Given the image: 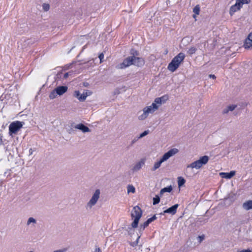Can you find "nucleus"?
<instances>
[{
  "label": "nucleus",
  "mask_w": 252,
  "mask_h": 252,
  "mask_svg": "<svg viewBox=\"0 0 252 252\" xmlns=\"http://www.w3.org/2000/svg\"><path fill=\"white\" fill-rule=\"evenodd\" d=\"M237 2L242 6L244 4H248L250 2L251 0H236Z\"/></svg>",
  "instance_id": "26"
},
{
  "label": "nucleus",
  "mask_w": 252,
  "mask_h": 252,
  "mask_svg": "<svg viewBox=\"0 0 252 252\" xmlns=\"http://www.w3.org/2000/svg\"><path fill=\"white\" fill-rule=\"evenodd\" d=\"M140 237V236H138V238H137V239H136V241H135V242H136V243H137V244H138V241H139V240Z\"/></svg>",
  "instance_id": "49"
},
{
  "label": "nucleus",
  "mask_w": 252,
  "mask_h": 252,
  "mask_svg": "<svg viewBox=\"0 0 252 252\" xmlns=\"http://www.w3.org/2000/svg\"><path fill=\"white\" fill-rule=\"evenodd\" d=\"M100 190L97 189L95 190L94 193L92 197L89 201L87 203L86 205L87 208H89L90 209L92 208L93 206L95 205L97 202L98 200L100 197Z\"/></svg>",
  "instance_id": "5"
},
{
  "label": "nucleus",
  "mask_w": 252,
  "mask_h": 252,
  "mask_svg": "<svg viewBox=\"0 0 252 252\" xmlns=\"http://www.w3.org/2000/svg\"><path fill=\"white\" fill-rule=\"evenodd\" d=\"M68 75H69V73H68V72L65 73L64 74V75H63V78H64V79H66V78H67L68 77Z\"/></svg>",
  "instance_id": "44"
},
{
  "label": "nucleus",
  "mask_w": 252,
  "mask_h": 252,
  "mask_svg": "<svg viewBox=\"0 0 252 252\" xmlns=\"http://www.w3.org/2000/svg\"><path fill=\"white\" fill-rule=\"evenodd\" d=\"M137 244H137V243H136V242H132V243H131L130 244L131 246H132V247H135V246H136Z\"/></svg>",
  "instance_id": "45"
},
{
  "label": "nucleus",
  "mask_w": 252,
  "mask_h": 252,
  "mask_svg": "<svg viewBox=\"0 0 252 252\" xmlns=\"http://www.w3.org/2000/svg\"><path fill=\"white\" fill-rule=\"evenodd\" d=\"M74 128H76V129H78L84 133L91 131L90 129L83 124H79L76 125L74 126Z\"/></svg>",
  "instance_id": "16"
},
{
  "label": "nucleus",
  "mask_w": 252,
  "mask_h": 252,
  "mask_svg": "<svg viewBox=\"0 0 252 252\" xmlns=\"http://www.w3.org/2000/svg\"><path fill=\"white\" fill-rule=\"evenodd\" d=\"M143 114L138 116V119L140 120H143L145 119L150 113H153L155 112L153 109H152L150 106L145 107L143 109Z\"/></svg>",
  "instance_id": "7"
},
{
  "label": "nucleus",
  "mask_w": 252,
  "mask_h": 252,
  "mask_svg": "<svg viewBox=\"0 0 252 252\" xmlns=\"http://www.w3.org/2000/svg\"><path fill=\"white\" fill-rule=\"evenodd\" d=\"M209 77L210 78H213V79H215L216 78V76L215 75H213V74H210L209 75Z\"/></svg>",
  "instance_id": "46"
},
{
  "label": "nucleus",
  "mask_w": 252,
  "mask_h": 252,
  "mask_svg": "<svg viewBox=\"0 0 252 252\" xmlns=\"http://www.w3.org/2000/svg\"><path fill=\"white\" fill-rule=\"evenodd\" d=\"M160 197L158 195H156L155 197L153 198V205H157L160 202Z\"/></svg>",
  "instance_id": "25"
},
{
  "label": "nucleus",
  "mask_w": 252,
  "mask_h": 252,
  "mask_svg": "<svg viewBox=\"0 0 252 252\" xmlns=\"http://www.w3.org/2000/svg\"><path fill=\"white\" fill-rule=\"evenodd\" d=\"M133 65L137 67H142L145 64V60L143 58L137 57L133 59Z\"/></svg>",
  "instance_id": "10"
},
{
  "label": "nucleus",
  "mask_w": 252,
  "mask_h": 252,
  "mask_svg": "<svg viewBox=\"0 0 252 252\" xmlns=\"http://www.w3.org/2000/svg\"><path fill=\"white\" fill-rule=\"evenodd\" d=\"M98 58H99V59L100 60V62L102 63V60L104 58V54L102 53H100L99 55V56H98Z\"/></svg>",
  "instance_id": "39"
},
{
  "label": "nucleus",
  "mask_w": 252,
  "mask_h": 252,
  "mask_svg": "<svg viewBox=\"0 0 252 252\" xmlns=\"http://www.w3.org/2000/svg\"><path fill=\"white\" fill-rule=\"evenodd\" d=\"M242 6L236 0L235 4L232 5L229 10V14L232 15L235 12L240 10Z\"/></svg>",
  "instance_id": "13"
},
{
  "label": "nucleus",
  "mask_w": 252,
  "mask_h": 252,
  "mask_svg": "<svg viewBox=\"0 0 252 252\" xmlns=\"http://www.w3.org/2000/svg\"><path fill=\"white\" fill-rule=\"evenodd\" d=\"M227 107L230 111H232L236 108L237 105L233 104L228 106Z\"/></svg>",
  "instance_id": "37"
},
{
  "label": "nucleus",
  "mask_w": 252,
  "mask_h": 252,
  "mask_svg": "<svg viewBox=\"0 0 252 252\" xmlns=\"http://www.w3.org/2000/svg\"><path fill=\"white\" fill-rule=\"evenodd\" d=\"M193 18H195V15H193Z\"/></svg>",
  "instance_id": "54"
},
{
  "label": "nucleus",
  "mask_w": 252,
  "mask_h": 252,
  "mask_svg": "<svg viewBox=\"0 0 252 252\" xmlns=\"http://www.w3.org/2000/svg\"><path fill=\"white\" fill-rule=\"evenodd\" d=\"M140 219L138 218H134L133 221L131 223V227L132 228H136L138 226V224L139 222Z\"/></svg>",
  "instance_id": "24"
},
{
  "label": "nucleus",
  "mask_w": 252,
  "mask_h": 252,
  "mask_svg": "<svg viewBox=\"0 0 252 252\" xmlns=\"http://www.w3.org/2000/svg\"><path fill=\"white\" fill-rule=\"evenodd\" d=\"M238 252H252L250 249H247V250H242Z\"/></svg>",
  "instance_id": "43"
},
{
  "label": "nucleus",
  "mask_w": 252,
  "mask_h": 252,
  "mask_svg": "<svg viewBox=\"0 0 252 252\" xmlns=\"http://www.w3.org/2000/svg\"><path fill=\"white\" fill-rule=\"evenodd\" d=\"M31 223H36L35 219L32 217L29 218V219L27 221V225H29Z\"/></svg>",
  "instance_id": "32"
},
{
  "label": "nucleus",
  "mask_w": 252,
  "mask_h": 252,
  "mask_svg": "<svg viewBox=\"0 0 252 252\" xmlns=\"http://www.w3.org/2000/svg\"><path fill=\"white\" fill-rule=\"evenodd\" d=\"M146 158H142L138 162H136L132 168L133 172H137L140 170L142 167L145 165Z\"/></svg>",
  "instance_id": "9"
},
{
  "label": "nucleus",
  "mask_w": 252,
  "mask_h": 252,
  "mask_svg": "<svg viewBox=\"0 0 252 252\" xmlns=\"http://www.w3.org/2000/svg\"><path fill=\"white\" fill-rule=\"evenodd\" d=\"M165 214H167L166 213H164V211L162 212H161L159 215H164Z\"/></svg>",
  "instance_id": "52"
},
{
  "label": "nucleus",
  "mask_w": 252,
  "mask_h": 252,
  "mask_svg": "<svg viewBox=\"0 0 252 252\" xmlns=\"http://www.w3.org/2000/svg\"><path fill=\"white\" fill-rule=\"evenodd\" d=\"M3 144V141L2 139V136H0V145H2Z\"/></svg>",
  "instance_id": "48"
},
{
  "label": "nucleus",
  "mask_w": 252,
  "mask_h": 252,
  "mask_svg": "<svg viewBox=\"0 0 252 252\" xmlns=\"http://www.w3.org/2000/svg\"><path fill=\"white\" fill-rule=\"evenodd\" d=\"M133 61L132 57L128 56L124 60L123 63H120L117 66V68L119 69H124L127 67L131 65H133Z\"/></svg>",
  "instance_id": "6"
},
{
  "label": "nucleus",
  "mask_w": 252,
  "mask_h": 252,
  "mask_svg": "<svg viewBox=\"0 0 252 252\" xmlns=\"http://www.w3.org/2000/svg\"><path fill=\"white\" fill-rule=\"evenodd\" d=\"M235 171H231L228 173L221 172L220 173V175L222 178L230 179L235 175Z\"/></svg>",
  "instance_id": "17"
},
{
  "label": "nucleus",
  "mask_w": 252,
  "mask_h": 252,
  "mask_svg": "<svg viewBox=\"0 0 252 252\" xmlns=\"http://www.w3.org/2000/svg\"><path fill=\"white\" fill-rule=\"evenodd\" d=\"M135 191V188L132 185H128L127 186L128 193H129V192L134 193Z\"/></svg>",
  "instance_id": "29"
},
{
  "label": "nucleus",
  "mask_w": 252,
  "mask_h": 252,
  "mask_svg": "<svg viewBox=\"0 0 252 252\" xmlns=\"http://www.w3.org/2000/svg\"><path fill=\"white\" fill-rule=\"evenodd\" d=\"M73 95L74 96L78 98L80 101H84L87 96V94H85V93L83 94H80L79 91H75L74 92Z\"/></svg>",
  "instance_id": "14"
},
{
  "label": "nucleus",
  "mask_w": 252,
  "mask_h": 252,
  "mask_svg": "<svg viewBox=\"0 0 252 252\" xmlns=\"http://www.w3.org/2000/svg\"><path fill=\"white\" fill-rule=\"evenodd\" d=\"M55 89L57 94H58L59 95H62L67 92L68 87L66 86H60Z\"/></svg>",
  "instance_id": "15"
},
{
  "label": "nucleus",
  "mask_w": 252,
  "mask_h": 252,
  "mask_svg": "<svg viewBox=\"0 0 252 252\" xmlns=\"http://www.w3.org/2000/svg\"><path fill=\"white\" fill-rule=\"evenodd\" d=\"M139 139H140L139 138H138V137H134L132 140L131 141V145H133L134 143H135Z\"/></svg>",
  "instance_id": "38"
},
{
  "label": "nucleus",
  "mask_w": 252,
  "mask_h": 252,
  "mask_svg": "<svg viewBox=\"0 0 252 252\" xmlns=\"http://www.w3.org/2000/svg\"><path fill=\"white\" fill-rule=\"evenodd\" d=\"M173 189L172 186H169L162 189L160 191V195H162L164 192H170Z\"/></svg>",
  "instance_id": "19"
},
{
  "label": "nucleus",
  "mask_w": 252,
  "mask_h": 252,
  "mask_svg": "<svg viewBox=\"0 0 252 252\" xmlns=\"http://www.w3.org/2000/svg\"><path fill=\"white\" fill-rule=\"evenodd\" d=\"M185 55L183 53H180L176 56L168 64L167 68L171 72L175 71L179 66L180 63L184 61Z\"/></svg>",
  "instance_id": "2"
},
{
  "label": "nucleus",
  "mask_w": 252,
  "mask_h": 252,
  "mask_svg": "<svg viewBox=\"0 0 252 252\" xmlns=\"http://www.w3.org/2000/svg\"><path fill=\"white\" fill-rule=\"evenodd\" d=\"M193 12L196 15H199L200 12V6L199 5H196L193 9Z\"/></svg>",
  "instance_id": "28"
},
{
  "label": "nucleus",
  "mask_w": 252,
  "mask_h": 252,
  "mask_svg": "<svg viewBox=\"0 0 252 252\" xmlns=\"http://www.w3.org/2000/svg\"><path fill=\"white\" fill-rule=\"evenodd\" d=\"M142 215V211L138 206H135L131 211V216L132 218L140 219Z\"/></svg>",
  "instance_id": "8"
},
{
  "label": "nucleus",
  "mask_w": 252,
  "mask_h": 252,
  "mask_svg": "<svg viewBox=\"0 0 252 252\" xmlns=\"http://www.w3.org/2000/svg\"><path fill=\"white\" fill-rule=\"evenodd\" d=\"M128 229H129V231H128L129 233H130V231H133V232H134V230H132V228H131V227H128Z\"/></svg>",
  "instance_id": "51"
},
{
  "label": "nucleus",
  "mask_w": 252,
  "mask_h": 252,
  "mask_svg": "<svg viewBox=\"0 0 252 252\" xmlns=\"http://www.w3.org/2000/svg\"><path fill=\"white\" fill-rule=\"evenodd\" d=\"M198 239H199V242H201L202 241H203L204 239V235L199 236H198Z\"/></svg>",
  "instance_id": "41"
},
{
  "label": "nucleus",
  "mask_w": 252,
  "mask_h": 252,
  "mask_svg": "<svg viewBox=\"0 0 252 252\" xmlns=\"http://www.w3.org/2000/svg\"><path fill=\"white\" fill-rule=\"evenodd\" d=\"M150 106L151 107V108L153 109L154 111H155L157 110L159 107V105H157V104H156L155 102L152 103L151 105H150Z\"/></svg>",
  "instance_id": "33"
},
{
  "label": "nucleus",
  "mask_w": 252,
  "mask_h": 252,
  "mask_svg": "<svg viewBox=\"0 0 252 252\" xmlns=\"http://www.w3.org/2000/svg\"><path fill=\"white\" fill-rule=\"evenodd\" d=\"M186 180L182 177H179L178 178V185L179 187L183 186Z\"/></svg>",
  "instance_id": "21"
},
{
  "label": "nucleus",
  "mask_w": 252,
  "mask_h": 252,
  "mask_svg": "<svg viewBox=\"0 0 252 252\" xmlns=\"http://www.w3.org/2000/svg\"><path fill=\"white\" fill-rule=\"evenodd\" d=\"M72 65V63H69V64H67L65 66V69H69Z\"/></svg>",
  "instance_id": "42"
},
{
  "label": "nucleus",
  "mask_w": 252,
  "mask_h": 252,
  "mask_svg": "<svg viewBox=\"0 0 252 252\" xmlns=\"http://www.w3.org/2000/svg\"><path fill=\"white\" fill-rule=\"evenodd\" d=\"M196 48L195 47H191L189 49V50L187 51V53L189 55H192V54H194L195 52L196 51Z\"/></svg>",
  "instance_id": "23"
},
{
  "label": "nucleus",
  "mask_w": 252,
  "mask_h": 252,
  "mask_svg": "<svg viewBox=\"0 0 252 252\" xmlns=\"http://www.w3.org/2000/svg\"><path fill=\"white\" fill-rule=\"evenodd\" d=\"M229 110L228 109V107H226L225 108H224L223 111H222V113L225 114H227L229 112Z\"/></svg>",
  "instance_id": "40"
},
{
  "label": "nucleus",
  "mask_w": 252,
  "mask_h": 252,
  "mask_svg": "<svg viewBox=\"0 0 252 252\" xmlns=\"http://www.w3.org/2000/svg\"><path fill=\"white\" fill-rule=\"evenodd\" d=\"M149 133V130H145L143 132L141 133L138 137L139 138H141L146 136Z\"/></svg>",
  "instance_id": "31"
},
{
  "label": "nucleus",
  "mask_w": 252,
  "mask_h": 252,
  "mask_svg": "<svg viewBox=\"0 0 252 252\" xmlns=\"http://www.w3.org/2000/svg\"><path fill=\"white\" fill-rule=\"evenodd\" d=\"M244 47L247 49L252 48V32L249 34L248 37L245 39Z\"/></svg>",
  "instance_id": "11"
},
{
  "label": "nucleus",
  "mask_w": 252,
  "mask_h": 252,
  "mask_svg": "<svg viewBox=\"0 0 252 252\" xmlns=\"http://www.w3.org/2000/svg\"><path fill=\"white\" fill-rule=\"evenodd\" d=\"M130 56H129V57H132V58L133 59L137 57H138V56L139 55V53L138 51H137L135 49H131L130 51Z\"/></svg>",
  "instance_id": "20"
},
{
  "label": "nucleus",
  "mask_w": 252,
  "mask_h": 252,
  "mask_svg": "<svg viewBox=\"0 0 252 252\" xmlns=\"http://www.w3.org/2000/svg\"><path fill=\"white\" fill-rule=\"evenodd\" d=\"M23 122L15 121L11 123L9 126V133L10 135L13 134H16L17 132L22 127Z\"/></svg>",
  "instance_id": "4"
},
{
  "label": "nucleus",
  "mask_w": 252,
  "mask_h": 252,
  "mask_svg": "<svg viewBox=\"0 0 252 252\" xmlns=\"http://www.w3.org/2000/svg\"><path fill=\"white\" fill-rule=\"evenodd\" d=\"M56 92H57L56 91V89H55L54 90H53L51 92V93L50 94L49 96L50 99H53L57 97V96L58 95V94H57V93Z\"/></svg>",
  "instance_id": "22"
},
{
  "label": "nucleus",
  "mask_w": 252,
  "mask_h": 252,
  "mask_svg": "<svg viewBox=\"0 0 252 252\" xmlns=\"http://www.w3.org/2000/svg\"><path fill=\"white\" fill-rule=\"evenodd\" d=\"M179 152V150L177 148H173L169 150L167 152L165 153L162 157L160 158V160L156 162L153 167L151 169L152 171H155L157 170L161 166L162 162L166 161L170 157L174 156Z\"/></svg>",
  "instance_id": "1"
},
{
  "label": "nucleus",
  "mask_w": 252,
  "mask_h": 252,
  "mask_svg": "<svg viewBox=\"0 0 252 252\" xmlns=\"http://www.w3.org/2000/svg\"><path fill=\"white\" fill-rule=\"evenodd\" d=\"M149 222L148 221V220H147L146 221H145L142 224H141L140 226V230H144V229L147 227L149 224Z\"/></svg>",
  "instance_id": "27"
},
{
  "label": "nucleus",
  "mask_w": 252,
  "mask_h": 252,
  "mask_svg": "<svg viewBox=\"0 0 252 252\" xmlns=\"http://www.w3.org/2000/svg\"><path fill=\"white\" fill-rule=\"evenodd\" d=\"M178 207L179 205L178 204H175L164 210V213H166L167 214H171L172 215H174L176 213Z\"/></svg>",
  "instance_id": "12"
},
{
  "label": "nucleus",
  "mask_w": 252,
  "mask_h": 252,
  "mask_svg": "<svg viewBox=\"0 0 252 252\" xmlns=\"http://www.w3.org/2000/svg\"><path fill=\"white\" fill-rule=\"evenodd\" d=\"M155 102L156 104H157V105H159V106L162 103L161 102L160 99H159L158 97H157L155 99Z\"/></svg>",
  "instance_id": "36"
},
{
  "label": "nucleus",
  "mask_w": 252,
  "mask_h": 252,
  "mask_svg": "<svg viewBox=\"0 0 252 252\" xmlns=\"http://www.w3.org/2000/svg\"><path fill=\"white\" fill-rule=\"evenodd\" d=\"M157 219V218L156 215H155L152 217L148 219L147 220L149 222V223H150L152 222H153V221H154L155 220H156Z\"/></svg>",
  "instance_id": "34"
},
{
  "label": "nucleus",
  "mask_w": 252,
  "mask_h": 252,
  "mask_svg": "<svg viewBox=\"0 0 252 252\" xmlns=\"http://www.w3.org/2000/svg\"><path fill=\"white\" fill-rule=\"evenodd\" d=\"M43 8L45 11H47L50 8V6L48 4L44 3L43 4Z\"/></svg>",
  "instance_id": "35"
},
{
  "label": "nucleus",
  "mask_w": 252,
  "mask_h": 252,
  "mask_svg": "<svg viewBox=\"0 0 252 252\" xmlns=\"http://www.w3.org/2000/svg\"><path fill=\"white\" fill-rule=\"evenodd\" d=\"M90 92H89L88 93L87 92H86V93H85V94H87V96H88V95H90Z\"/></svg>",
  "instance_id": "53"
},
{
  "label": "nucleus",
  "mask_w": 252,
  "mask_h": 252,
  "mask_svg": "<svg viewBox=\"0 0 252 252\" xmlns=\"http://www.w3.org/2000/svg\"><path fill=\"white\" fill-rule=\"evenodd\" d=\"M243 207L246 210L252 209V200H248L243 204Z\"/></svg>",
  "instance_id": "18"
},
{
  "label": "nucleus",
  "mask_w": 252,
  "mask_h": 252,
  "mask_svg": "<svg viewBox=\"0 0 252 252\" xmlns=\"http://www.w3.org/2000/svg\"><path fill=\"white\" fill-rule=\"evenodd\" d=\"M33 153V150L32 148L30 149L29 150V154L30 155H32Z\"/></svg>",
  "instance_id": "47"
},
{
  "label": "nucleus",
  "mask_w": 252,
  "mask_h": 252,
  "mask_svg": "<svg viewBox=\"0 0 252 252\" xmlns=\"http://www.w3.org/2000/svg\"><path fill=\"white\" fill-rule=\"evenodd\" d=\"M158 98L160 99L161 102L163 103H165L169 99L167 95H164Z\"/></svg>",
  "instance_id": "30"
},
{
  "label": "nucleus",
  "mask_w": 252,
  "mask_h": 252,
  "mask_svg": "<svg viewBox=\"0 0 252 252\" xmlns=\"http://www.w3.org/2000/svg\"><path fill=\"white\" fill-rule=\"evenodd\" d=\"M32 252V251H31V252Z\"/></svg>",
  "instance_id": "55"
},
{
  "label": "nucleus",
  "mask_w": 252,
  "mask_h": 252,
  "mask_svg": "<svg viewBox=\"0 0 252 252\" xmlns=\"http://www.w3.org/2000/svg\"><path fill=\"white\" fill-rule=\"evenodd\" d=\"M68 131L69 133H71L73 131V129L71 128L70 129H69Z\"/></svg>",
  "instance_id": "50"
},
{
  "label": "nucleus",
  "mask_w": 252,
  "mask_h": 252,
  "mask_svg": "<svg viewBox=\"0 0 252 252\" xmlns=\"http://www.w3.org/2000/svg\"><path fill=\"white\" fill-rule=\"evenodd\" d=\"M209 159V157L207 156H204L199 158L198 160H197L191 164L187 166L188 168H195L198 169L200 168L202 166L205 165L207 163Z\"/></svg>",
  "instance_id": "3"
}]
</instances>
